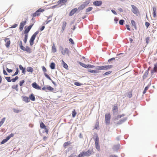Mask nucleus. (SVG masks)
Instances as JSON below:
<instances>
[{
  "mask_svg": "<svg viewBox=\"0 0 157 157\" xmlns=\"http://www.w3.org/2000/svg\"><path fill=\"white\" fill-rule=\"evenodd\" d=\"M113 67V65H108L103 66V70H108Z\"/></svg>",
  "mask_w": 157,
  "mask_h": 157,
  "instance_id": "nucleus-19",
  "label": "nucleus"
},
{
  "mask_svg": "<svg viewBox=\"0 0 157 157\" xmlns=\"http://www.w3.org/2000/svg\"><path fill=\"white\" fill-rule=\"evenodd\" d=\"M153 9V15L154 17H155L156 16V8L154 6L152 7Z\"/></svg>",
  "mask_w": 157,
  "mask_h": 157,
  "instance_id": "nucleus-23",
  "label": "nucleus"
},
{
  "mask_svg": "<svg viewBox=\"0 0 157 157\" xmlns=\"http://www.w3.org/2000/svg\"><path fill=\"white\" fill-rule=\"evenodd\" d=\"M18 84H17L16 85H13L12 86V88L13 89H15L17 91H18Z\"/></svg>",
  "mask_w": 157,
  "mask_h": 157,
  "instance_id": "nucleus-39",
  "label": "nucleus"
},
{
  "mask_svg": "<svg viewBox=\"0 0 157 157\" xmlns=\"http://www.w3.org/2000/svg\"><path fill=\"white\" fill-rule=\"evenodd\" d=\"M87 71L91 73L95 74L98 73L100 72L99 71H97L95 70L88 69Z\"/></svg>",
  "mask_w": 157,
  "mask_h": 157,
  "instance_id": "nucleus-25",
  "label": "nucleus"
},
{
  "mask_svg": "<svg viewBox=\"0 0 157 157\" xmlns=\"http://www.w3.org/2000/svg\"><path fill=\"white\" fill-rule=\"evenodd\" d=\"M40 127L41 129H44L46 127V126L41 121L40 123Z\"/></svg>",
  "mask_w": 157,
  "mask_h": 157,
  "instance_id": "nucleus-32",
  "label": "nucleus"
},
{
  "mask_svg": "<svg viewBox=\"0 0 157 157\" xmlns=\"http://www.w3.org/2000/svg\"><path fill=\"white\" fill-rule=\"evenodd\" d=\"M74 84L77 86H79L82 85V84L78 82H74Z\"/></svg>",
  "mask_w": 157,
  "mask_h": 157,
  "instance_id": "nucleus-54",
  "label": "nucleus"
},
{
  "mask_svg": "<svg viewBox=\"0 0 157 157\" xmlns=\"http://www.w3.org/2000/svg\"><path fill=\"white\" fill-rule=\"evenodd\" d=\"M25 82L24 80H22L21 81H20L19 82V85L20 86H22L23 84Z\"/></svg>",
  "mask_w": 157,
  "mask_h": 157,
  "instance_id": "nucleus-57",
  "label": "nucleus"
},
{
  "mask_svg": "<svg viewBox=\"0 0 157 157\" xmlns=\"http://www.w3.org/2000/svg\"><path fill=\"white\" fill-rule=\"evenodd\" d=\"M132 91H129V92H128V94L127 95V97L128 98H130L132 97Z\"/></svg>",
  "mask_w": 157,
  "mask_h": 157,
  "instance_id": "nucleus-42",
  "label": "nucleus"
},
{
  "mask_svg": "<svg viewBox=\"0 0 157 157\" xmlns=\"http://www.w3.org/2000/svg\"><path fill=\"white\" fill-rule=\"evenodd\" d=\"M39 32L38 30L36 31L31 36L29 40V44L30 46H32L33 44L35 39Z\"/></svg>",
  "mask_w": 157,
  "mask_h": 157,
  "instance_id": "nucleus-3",
  "label": "nucleus"
},
{
  "mask_svg": "<svg viewBox=\"0 0 157 157\" xmlns=\"http://www.w3.org/2000/svg\"><path fill=\"white\" fill-rule=\"evenodd\" d=\"M19 47L21 50L24 47L22 45V43L21 40L20 41Z\"/></svg>",
  "mask_w": 157,
  "mask_h": 157,
  "instance_id": "nucleus-50",
  "label": "nucleus"
},
{
  "mask_svg": "<svg viewBox=\"0 0 157 157\" xmlns=\"http://www.w3.org/2000/svg\"><path fill=\"white\" fill-rule=\"evenodd\" d=\"M86 156L85 153V151H83L81 152L78 155V157H82Z\"/></svg>",
  "mask_w": 157,
  "mask_h": 157,
  "instance_id": "nucleus-29",
  "label": "nucleus"
},
{
  "mask_svg": "<svg viewBox=\"0 0 157 157\" xmlns=\"http://www.w3.org/2000/svg\"><path fill=\"white\" fill-rule=\"evenodd\" d=\"M70 144H71V142L70 141L66 142L63 144V147H66L67 146L69 145Z\"/></svg>",
  "mask_w": 157,
  "mask_h": 157,
  "instance_id": "nucleus-38",
  "label": "nucleus"
},
{
  "mask_svg": "<svg viewBox=\"0 0 157 157\" xmlns=\"http://www.w3.org/2000/svg\"><path fill=\"white\" fill-rule=\"evenodd\" d=\"M22 100L26 103H28L30 101V100L29 97L26 96H22Z\"/></svg>",
  "mask_w": 157,
  "mask_h": 157,
  "instance_id": "nucleus-17",
  "label": "nucleus"
},
{
  "mask_svg": "<svg viewBox=\"0 0 157 157\" xmlns=\"http://www.w3.org/2000/svg\"><path fill=\"white\" fill-rule=\"evenodd\" d=\"M90 0L86 1L78 7V10H83L90 3Z\"/></svg>",
  "mask_w": 157,
  "mask_h": 157,
  "instance_id": "nucleus-2",
  "label": "nucleus"
},
{
  "mask_svg": "<svg viewBox=\"0 0 157 157\" xmlns=\"http://www.w3.org/2000/svg\"><path fill=\"white\" fill-rule=\"evenodd\" d=\"M6 42L5 46L7 48L10 46V41L9 38H6L4 40Z\"/></svg>",
  "mask_w": 157,
  "mask_h": 157,
  "instance_id": "nucleus-14",
  "label": "nucleus"
},
{
  "mask_svg": "<svg viewBox=\"0 0 157 157\" xmlns=\"http://www.w3.org/2000/svg\"><path fill=\"white\" fill-rule=\"evenodd\" d=\"M18 25L17 24H14L11 27H10V28H14L16 27Z\"/></svg>",
  "mask_w": 157,
  "mask_h": 157,
  "instance_id": "nucleus-63",
  "label": "nucleus"
},
{
  "mask_svg": "<svg viewBox=\"0 0 157 157\" xmlns=\"http://www.w3.org/2000/svg\"><path fill=\"white\" fill-rule=\"evenodd\" d=\"M117 58V57H113V58H111L110 59H109L108 60V62L107 63V64H109L108 63H110L111 61L115 60V59Z\"/></svg>",
  "mask_w": 157,
  "mask_h": 157,
  "instance_id": "nucleus-55",
  "label": "nucleus"
},
{
  "mask_svg": "<svg viewBox=\"0 0 157 157\" xmlns=\"http://www.w3.org/2000/svg\"><path fill=\"white\" fill-rule=\"evenodd\" d=\"M19 78L18 76H16L14 78H12L11 79V81L13 82H15Z\"/></svg>",
  "mask_w": 157,
  "mask_h": 157,
  "instance_id": "nucleus-45",
  "label": "nucleus"
},
{
  "mask_svg": "<svg viewBox=\"0 0 157 157\" xmlns=\"http://www.w3.org/2000/svg\"><path fill=\"white\" fill-rule=\"evenodd\" d=\"M14 112L16 113H18L19 112L20 110L18 109H16L15 108H13V109Z\"/></svg>",
  "mask_w": 157,
  "mask_h": 157,
  "instance_id": "nucleus-60",
  "label": "nucleus"
},
{
  "mask_svg": "<svg viewBox=\"0 0 157 157\" xmlns=\"http://www.w3.org/2000/svg\"><path fill=\"white\" fill-rule=\"evenodd\" d=\"M111 118V115L109 113L105 114V123L106 125L109 124L110 119Z\"/></svg>",
  "mask_w": 157,
  "mask_h": 157,
  "instance_id": "nucleus-6",
  "label": "nucleus"
},
{
  "mask_svg": "<svg viewBox=\"0 0 157 157\" xmlns=\"http://www.w3.org/2000/svg\"><path fill=\"white\" fill-rule=\"evenodd\" d=\"M77 114V113L76 112L75 110V109H74L73 111L72 112V117H75L76 115Z\"/></svg>",
  "mask_w": 157,
  "mask_h": 157,
  "instance_id": "nucleus-43",
  "label": "nucleus"
},
{
  "mask_svg": "<svg viewBox=\"0 0 157 157\" xmlns=\"http://www.w3.org/2000/svg\"><path fill=\"white\" fill-rule=\"evenodd\" d=\"M127 119V117H124L123 119H122L118 121L117 123V124L118 125L121 124L126 121Z\"/></svg>",
  "mask_w": 157,
  "mask_h": 157,
  "instance_id": "nucleus-21",
  "label": "nucleus"
},
{
  "mask_svg": "<svg viewBox=\"0 0 157 157\" xmlns=\"http://www.w3.org/2000/svg\"><path fill=\"white\" fill-rule=\"evenodd\" d=\"M149 39H150V37L148 36L146 38V43L147 44H148V43H149Z\"/></svg>",
  "mask_w": 157,
  "mask_h": 157,
  "instance_id": "nucleus-62",
  "label": "nucleus"
},
{
  "mask_svg": "<svg viewBox=\"0 0 157 157\" xmlns=\"http://www.w3.org/2000/svg\"><path fill=\"white\" fill-rule=\"evenodd\" d=\"M26 70L28 72L31 73L33 71V69L31 67H27Z\"/></svg>",
  "mask_w": 157,
  "mask_h": 157,
  "instance_id": "nucleus-34",
  "label": "nucleus"
},
{
  "mask_svg": "<svg viewBox=\"0 0 157 157\" xmlns=\"http://www.w3.org/2000/svg\"><path fill=\"white\" fill-rule=\"evenodd\" d=\"M79 64L81 66L87 69L93 68L95 67L94 65L91 64H86L81 62H79Z\"/></svg>",
  "mask_w": 157,
  "mask_h": 157,
  "instance_id": "nucleus-5",
  "label": "nucleus"
},
{
  "mask_svg": "<svg viewBox=\"0 0 157 157\" xmlns=\"http://www.w3.org/2000/svg\"><path fill=\"white\" fill-rule=\"evenodd\" d=\"M148 70H146V71H145V72L144 74V75H143V79H144L147 78V75H148Z\"/></svg>",
  "mask_w": 157,
  "mask_h": 157,
  "instance_id": "nucleus-31",
  "label": "nucleus"
},
{
  "mask_svg": "<svg viewBox=\"0 0 157 157\" xmlns=\"http://www.w3.org/2000/svg\"><path fill=\"white\" fill-rule=\"evenodd\" d=\"M44 76H45V77L47 78H48V79L50 80H51V79H52L48 75V74H47L46 73H44Z\"/></svg>",
  "mask_w": 157,
  "mask_h": 157,
  "instance_id": "nucleus-49",
  "label": "nucleus"
},
{
  "mask_svg": "<svg viewBox=\"0 0 157 157\" xmlns=\"http://www.w3.org/2000/svg\"><path fill=\"white\" fill-rule=\"evenodd\" d=\"M80 11L81 10H78V9L76 8H74V9H72L70 12L69 14V16H71L75 13H79Z\"/></svg>",
  "mask_w": 157,
  "mask_h": 157,
  "instance_id": "nucleus-7",
  "label": "nucleus"
},
{
  "mask_svg": "<svg viewBox=\"0 0 157 157\" xmlns=\"http://www.w3.org/2000/svg\"><path fill=\"white\" fill-rule=\"evenodd\" d=\"M113 113L115 112H117L118 111V108L117 104L114 105L113 106Z\"/></svg>",
  "mask_w": 157,
  "mask_h": 157,
  "instance_id": "nucleus-30",
  "label": "nucleus"
},
{
  "mask_svg": "<svg viewBox=\"0 0 157 157\" xmlns=\"http://www.w3.org/2000/svg\"><path fill=\"white\" fill-rule=\"evenodd\" d=\"M131 6L132 8V11L134 14H136L139 12L138 8L135 6L134 5H131Z\"/></svg>",
  "mask_w": 157,
  "mask_h": 157,
  "instance_id": "nucleus-8",
  "label": "nucleus"
},
{
  "mask_svg": "<svg viewBox=\"0 0 157 157\" xmlns=\"http://www.w3.org/2000/svg\"><path fill=\"white\" fill-rule=\"evenodd\" d=\"M8 140L6 138L5 139H3L1 142V144H2L6 143L7 141Z\"/></svg>",
  "mask_w": 157,
  "mask_h": 157,
  "instance_id": "nucleus-56",
  "label": "nucleus"
},
{
  "mask_svg": "<svg viewBox=\"0 0 157 157\" xmlns=\"http://www.w3.org/2000/svg\"><path fill=\"white\" fill-rule=\"evenodd\" d=\"M69 41L72 44H74V42L72 39L71 38H70L69 39Z\"/></svg>",
  "mask_w": 157,
  "mask_h": 157,
  "instance_id": "nucleus-61",
  "label": "nucleus"
},
{
  "mask_svg": "<svg viewBox=\"0 0 157 157\" xmlns=\"http://www.w3.org/2000/svg\"><path fill=\"white\" fill-rule=\"evenodd\" d=\"M124 20L123 19H121L119 21V24L120 25H122L124 24Z\"/></svg>",
  "mask_w": 157,
  "mask_h": 157,
  "instance_id": "nucleus-52",
  "label": "nucleus"
},
{
  "mask_svg": "<svg viewBox=\"0 0 157 157\" xmlns=\"http://www.w3.org/2000/svg\"><path fill=\"white\" fill-rule=\"evenodd\" d=\"M26 22V21H21L20 25L19 30L20 31H22L24 25H25Z\"/></svg>",
  "mask_w": 157,
  "mask_h": 157,
  "instance_id": "nucleus-11",
  "label": "nucleus"
},
{
  "mask_svg": "<svg viewBox=\"0 0 157 157\" xmlns=\"http://www.w3.org/2000/svg\"><path fill=\"white\" fill-rule=\"evenodd\" d=\"M52 52L54 53L56 52V46L54 44H53V45L52 46Z\"/></svg>",
  "mask_w": 157,
  "mask_h": 157,
  "instance_id": "nucleus-46",
  "label": "nucleus"
},
{
  "mask_svg": "<svg viewBox=\"0 0 157 157\" xmlns=\"http://www.w3.org/2000/svg\"><path fill=\"white\" fill-rule=\"evenodd\" d=\"M85 153L86 156H90L91 154L94 153L93 151V150H88L87 151H85Z\"/></svg>",
  "mask_w": 157,
  "mask_h": 157,
  "instance_id": "nucleus-15",
  "label": "nucleus"
},
{
  "mask_svg": "<svg viewBox=\"0 0 157 157\" xmlns=\"http://www.w3.org/2000/svg\"><path fill=\"white\" fill-rule=\"evenodd\" d=\"M28 34H25V37H24V42L25 43H26L28 40Z\"/></svg>",
  "mask_w": 157,
  "mask_h": 157,
  "instance_id": "nucleus-41",
  "label": "nucleus"
},
{
  "mask_svg": "<svg viewBox=\"0 0 157 157\" xmlns=\"http://www.w3.org/2000/svg\"><path fill=\"white\" fill-rule=\"evenodd\" d=\"M5 78L8 82H10L11 81V77H6Z\"/></svg>",
  "mask_w": 157,
  "mask_h": 157,
  "instance_id": "nucleus-53",
  "label": "nucleus"
},
{
  "mask_svg": "<svg viewBox=\"0 0 157 157\" xmlns=\"http://www.w3.org/2000/svg\"><path fill=\"white\" fill-rule=\"evenodd\" d=\"M63 67L64 68H65V69H66L67 70L68 69V66L67 65V64H66L65 62H64L63 63Z\"/></svg>",
  "mask_w": 157,
  "mask_h": 157,
  "instance_id": "nucleus-48",
  "label": "nucleus"
},
{
  "mask_svg": "<svg viewBox=\"0 0 157 157\" xmlns=\"http://www.w3.org/2000/svg\"><path fill=\"white\" fill-rule=\"evenodd\" d=\"M145 25L147 27V28L148 27L150 26V24L148 22H145Z\"/></svg>",
  "mask_w": 157,
  "mask_h": 157,
  "instance_id": "nucleus-64",
  "label": "nucleus"
},
{
  "mask_svg": "<svg viewBox=\"0 0 157 157\" xmlns=\"http://www.w3.org/2000/svg\"><path fill=\"white\" fill-rule=\"evenodd\" d=\"M16 71L15 72V73L13 75H12V76H16V75H18V73H19V69H18V67H17L16 68Z\"/></svg>",
  "mask_w": 157,
  "mask_h": 157,
  "instance_id": "nucleus-40",
  "label": "nucleus"
},
{
  "mask_svg": "<svg viewBox=\"0 0 157 157\" xmlns=\"http://www.w3.org/2000/svg\"><path fill=\"white\" fill-rule=\"evenodd\" d=\"M22 50L24 51H25L27 52L30 53L31 52V48L28 46H26V48L24 47Z\"/></svg>",
  "mask_w": 157,
  "mask_h": 157,
  "instance_id": "nucleus-18",
  "label": "nucleus"
},
{
  "mask_svg": "<svg viewBox=\"0 0 157 157\" xmlns=\"http://www.w3.org/2000/svg\"><path fill=\"white\" fill-rule=\"evenodd\" d=\"M14 135V134L12 133L6 137V138L8 140H9L11 137H13Z\"/></svg>",
  "mask_w": 157,
  "mask_h": 157,
  "instance_id": "nucleus-44",
  "label": "nucleus"
},
{
  "mask_svg": "<svg viewBox=\"0 0 157 157\" xmlns=\"http://www.w3.org/2000/svg\"><path fill=\"white\" fill-rule=\"evenodd\" d=\"M44 11V10L40 8L37 10L34 13L31 14V15L33 17H35L36 16H39L41 13V12Z\"/></svg>",
  "mask_w": 157,
  "mask_h": 157,
  "instance_id": "nucleus-4",
  "label": "nucleus"
},
{
  "mask_svg": "<svg viewBox=\"0 0 157 157\" xmlns=\"http://www.w3.org/2000/svg\"><path fill=\"white\" fill-rule=\"evenodd\" d=\"M67 0H59L58 2L57 3L59 4H61L63 5L67 2Z\"/></svg>",
  "mask_w": 157,
  "mask_h": 157,
  "instance_id": "nucleus-27",
  "label": "nucleus"
},
{
  "mask_svg": "<svg viewBox=\"0 0 157 157\" xmlns=\"http://www.w3.org/2000/svg\"><path fill=\"white\" fill-rule=\"evenodd\" d=\"M19 68L20 70H21L22 73L25 75L26 72V68L25 67H23L21 65H19Z\"/></svg>",
  "mask_w": 157,
  "mask_h": 157,
  "instance_id": "nucleus-20",
  "label": "nucleus"
},
{
  "mask_svg": "<svg viewBox=\"0 0 157 157\" xmlns=\"http://www.w3.org/2000/svg\"><path fill=\"white\" fill-rule=\"evenodd\" d=\"M68 157H78V156H77L75 153H73L71 154Z\"/></svg>",
  "mask_w": 157,
  "mask_h": 157,
  "instance_id": "nucleus-58",
  "label": "nucleus"
},
{
  "mask_svg": "<svg viewBox=\"0 0 157 157\" xmlns=\"http://www.w3.org/2000/svg\"><path fill=\"white\" fill-rule=\"evenodd\" d=\"M60 7V6H59L58 4H57L55 5H54L50 7V8L51 9H54L56 8H58L59 7Z\"/></svg>",
  "mask_w": 157,
  "mask_h": 157,
  "instance_id": "nucleus-59",
  "label": "nucleus"
},
{
  "mask_svg": "<svg viewBox=\"0 0 157 157\" xmlns=\"http://www.w3.org/2000/svg\"><path fill=\"white\" fill-rule=\"evenodd\" d=\"M46 86H47L46 88L47 92L48 91V90L52 91L54 90V88L50 86L46 85Z\"/></svg>",
  "mask_w": 157,
  "mask_h": 157,
  "instance_id": "nucleus-33",
  "label": "nucleus"
},
{
  "mask_svg": "<svg viewBox=\"0 0 157 157\" xmlns=\"http://www.w3.org/2000/svg\"><path fill=\"white\" fill-rule=\"evenodd\" d=\"M29 100H30L33 101H34L35 100V97L33 93L29 95Z\"/></svg>",
  "mask_w": 157,
  "mask_h": 157,
  "instance_id": "nucleus-24",
  "label": "nucleus"
},
{
  "mask_svg": "<svg viewBox=\"0 0 157 157\" xmlns=\"http://www.w3.org/2000/svg\"><path fill=\"white\" fill-rule=\"evenodd\" d=\"M93 9L92 7H89L88 8L86 9V13H88L91 11Z\"/></svg>",
  "mask_w": 157,
  "mask_h": 157,
  "instance_id": "nucleus-47",
  "label": "nucleus"
},
{
  "mask_svg": "<svg viewBox=\"0 0 157 157\" xmlns=\"http://www.w3.org/2000/svg\"><path fill=\"white\" fill-rule=\"evenodd\" d=\"M94 134L95 137H94L93 139L95 141V147L98 151H99L100 149V146L99 144V138L97 133L94 132Z\"/></svg>",
  "mask_w": 157,
  "mask_h": 157,
  "instance_id": "nucleus-1",
  "label": "nucleus"
},
{
  "mask_svg": "<svg viewBox=\"0 0 157 157\" xmlns=\"http://www.w3.org/2000/svg\"><path fill=\"white\" fill-rule=\"evenodd\" d=\"M131 23L132 24V26H133L134 27L135 29H136V26L135 21L133 20H132L131 21Z\"/></svg>",
  "mask_w": 157,
  "mask_h": 157,
  "instance_id": "nucleus-37",
  "label": "nucleus"
},
{
  "mask_svg": "<svg viewBox=\"0 0 157 157\" xmlns=\"http://www.w3.org/2000/svg\"><path fill=\"white\" fill-rule=\"evenodd\" d=\"M34 24L30 25L27 28L25 29L24 31V33L25 34H28V33L31 29L32 27L33 26Z\"/></svg>",
  "mask_w": 157,
  "mask_h": 157,
  "instance_id": "nucleus-9",
  "label": "nucleus"
},
{
  "mask_svg": "<svg viewBox=\"0 0 157 157\" xmlns=\"http://www.w3.org/2000/svg\"><path fill=\"white\" fill-rule=\"evenodd\" d=\"M151 85V82H150L148 84V85L146 86L145 87L144 89V90L143 92V94H145L146 93V91L149 88V87Z\"/></svg>",
  "mask_w": 157,
  "mask_h": 157,
  "instance_id": "nucleus-26",
  "label": "nucleus"
},
{
  "mask_svg": "<svg viewBox=\"0 0 157 157\" xmlns=\"http://www.w3.org/2000/svg\"><path fill=\"white\" fill-rule=\"evenodd\" d=\"M70 52V51L67 48H65L64 50V51L62 52V54L63 55H65L66 54L69 55V54Z\"/></svg>",
  "mask_w": 157,
  "mask_h": 157,
  "instance_id": "nucleus-22",
  "label": "nucleus"
},
{
  "mask_svg": "<svg viewBox=\"0 0 157 157\" xmlns=\"http://www.w3.org/2000/svg\"><path fill=\"white\" fill-rule=\"evenodd\" d=\"M95 68L97 71L103 70V66H96Z\"/></svg>",
  "mask_w": 157,
  "mask_h": 157,
  "instance_id": "nucleus-35",
  "label": "nucleus"
},
{
  "mask_svg": "<svg viewBox=\"0 0 157 157\" xmlns=\"http://www.w3.org/2000/svg\"><path fill=\"white\" fill-rule=\"evenodd\" d=\"M102 3L101 1H95L93 2V4L95 6H101Z\"/></svg>",
  "mask_w": 157,
  "mask_h": 157,
  "instance_id": "nucleus-10",
  "label": "nucleus"
},
{
  "mask_svg": "<svg viewBox=\"0 0 157 157\" xmlns=\"http://www.w3.org/2000/svg\"><path fill=\"white\" fill-rule=\"evenodd\" d=\"M112 72V71H111L106 72H105V73H104L103 75V76L107 75H109V74H111Z\"/></svg>",
  "mask_w": 157,
  "mask_h": 157,
  "instance_id": "nucleus-51",
  "label": "nucleus"
},
{
  "mask_svg": "<svg viewBox=\"0 0 157 157\" xmlns=\"http://www.w3.org/2000/svg\"><path fill=\"white\" fill-rule=\"evenodd\" d=\"M55 64L54 62L51 63L50 65V67L51 69H54L55 68Z\"/></svg>",
  "mask_w": 157,
  "mask_h": 157,
  "instance_id": "nucleus-28",
  "label": "nucleus"
},
{
  "mask_svg": "<svg viewBox=\"0 0 157 157\" xmlns=\"http://www.w3.org/2000/svg\"><path fill=\"white\" fill-rule=\"evenodd\" d=\"M32 86L37 90H41V87L39 86L36 82H33L32 84Z\"/></svg>",
  "mask_w": 157,
  "mask_h": 157,
  "instance_id": "nucleus-12",
  "label": "nucleus"
},
{
  "mask_svg": "<svg viewBox=\"0 0 157 157\" xmlns=\"http://www.w3.org/2000/svg\"><path fill=\"white\" fill-rule=\"evenodd\" d=\"M120 145L119 144L114 145L113 147V151H117L120 148Z\"/></svg>",
  "mask_w": 157,
  "mask_h": 157,
  "instance_id": "nucleus-16",
  "label": "nucleus"
},
{
  "mask_svg": "<svg viewBox=\"0 0 157 157\" xmlns=\"http://www.w3.org/2000/svg\"><path fill=\"white\" fill-rule=\"evenodd\" d=\"M67 24V23L66 21H64L63 22V24L62 28V32H63V31L64 30Z\"/></svg>",
  "mask_w": 157,
  "mask_h": 157,
  "instance_id": "nucleus-36",
  "label": "nucleus"
},
{
  "mask_svg": "<svg viewBox=\"0 0 157 157\" xmlns=\"http://www.w3.org/2000/svg\"><path fill=\"white\" fill-rule=\"evenodd\" d=\"M157 72V63H155L154 65V67L153 69L151 71V75H153V74L154 73Z\"/></svg>",
  "mask_w": 157,
  "mask_h": 157,
  "instance_id": "nucleus-13",
  "label": "nucleus"
}]
</instances>
